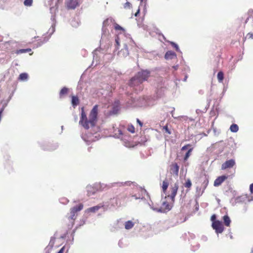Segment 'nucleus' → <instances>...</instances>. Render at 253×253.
<instances>
[{"label": "nucleus", "mask_w": 253, "mask_h": 253, "mask_svg": "<svg viewBox=\"0 0 253 253\" xmlns=\"http://www.w3.org/2000/svg\"><path fill=\"white\" fill-rule=\"evenodd\" d=\"M95 187H96V189L97 190H103L106 187L107 185L103 183H98L95 184Z\"/></svg>", "instance_id": "4be33fe9"}, {"label": "nucleus", "mask_w": 253, "mask_h": 253, "mask_svg": "<svg viewBox=\"0 0 253 253\" xmlns=\"http://www.w3.org/2000/svg\"><path fill=\"white\" fill-rule=\"evenodd\" d=\"M192 185V183L191 182V180L188 179L187 180L186 182H185L184 186L185 187L190 188Z\"/></svg>", "instance_id": "c9c22d12"}, {"label": "nucleus", "mask_w": 253, "mask_h": 253, "mask_svg": "<svg viewBox=\"0 0 253 253\" xmlns=\"http://www.w3.org/2000/svg\"><path fill=\"white\" fill-rule=\"evenodd\" d=\"M59 201L61 203L63 204H66L67 203H68L69 200L66 198H62L60 199Z\"/></svg>", "instance_id": "f704fd0d"}, {"label": "nucleus", "mask_w": 253, "mask_h": 253, "mask_svg": "<svg viewBox=\"0 0 253 253\" xmlns=\"http://www.w3.org/2000/svg\"><path fill=\"white\" fill-rule=\"evenodd\" d=\"M165 58L167 60L172 59L176 58V54L172 51H168L166 53Z\"/></svg>", "instance_id": "f3484780"}, {"label": "nucleus", "mask_w": 253, "mask_h": 253, "mask_svg": "<svg viewBox=\"0 0 253 253\" xmlns=\"http://www.w3.org/2000/svg\"><path fill=\"white\" fill-rule=\"evenodd\" d=\"M169 185V183L168 182L167 180H165L163 181L162 185V190L164 193L166 192Z\"/></svg>", "instance_id": "b1692460"}, {"label": "nucleus", "mask_w": 253, "mask_h": 253, "mask_svg": "<svg viewBox=\"0 0 253 253\" xmlns=\"http://www.w3.org/2000/svg\"><path fill=\"white\" fill-rule=\"evenodd\" d=\"M125 228L126 230L131 229L134 225V223L131 220L126 221L125 223Z\"/></svg>", "instance_id": "a211bd4d"}, {"label": "nucleus", "mask_w": 253, "mask_h": 253, "mask_svg": "<svg viewBox=\"0 0 253 253\" xmlns=\"http://www.w3.org/2000/svg\"><path fill=\"white\" fill-rule=\"evenodd\" d=\"M227 178L225 175H222L217 177L214 181V186H218Z\"/></svg>", "instance_id": "2eb2a0df"}, {"label": "nucleus", "mask_w": 253, "mask_h": 253, "mask_svg": "<svg viewBox=\"0 0 253 253\" xmlns=\"http://www.w3.org/2000/svg\"><path fill=\"white\" fill-rule=\"evenodd\" d=\"M118 134L117 133H115L114 134V136L116 138L121 139H125V137L126 135L123 133L122 131L120 129L118 130Z\"/></svg>", "instance_id": "6ab92c4d"}, {"label": "nucleus", "mask_w": 253, "mask_h": 253, "mask_svg": "<svg viewBox=\"0 0 253 253\" xmlns=\"http://www.w3.org/2000/svg\"><path fill=\"white\" fill-rule=\"evenodd\" d=\"M172 113H173V111H172V112H171L172 116L174 118H175V119H180V118H182V117H183V116H178V117H174V116H173V114H172Z\"/></svg>", "instance_id": "09e8293b"}, {"label": "nucleus", "mask_w": 253, "mask_h": 253, "mask_svg": "<svg viewBox=\"0 0 253 253\" xmlns=\"http://www.w3.org/2000/svg\"><path fill=\"white\" fill-rule=\"evenodd\" d=\"M104 207H105L104 205H103V204H100L99 205H97V206H94V207H91V208H89L87 209L85 211V212H95L97 211H98L101 208H104Z\"/></svg>", "instance_id": "dca6fc26"}, {"label": "nucleus", "mask_w": 253, "mask_h": 253, "mask_svg": "<svg viewBox=\"0 0 253 253\" xmlns=\"http://www.w3.org/2000/svg\"><path fill=\"white\" fill-rule=\"evenodd\" d=\"M247 38L249 39H253V34L251 33H248L247 35Z\"/></svg>", "instance_id": "79ce46f5"}, {"label": "nucleus", "mask_w": 253, "mask_h": 253, "mask_svg": "<svg viewBox=\"0 0 253 253\" xmlns=\"http://www.w3.org/2000/svg\"><path fill=\"white\" fill-rule=\"evenodd\" d=\"M139 11H140V9H139H139L137 10V12H136L135 13V14H134V15H135V17H137V16L138 15V14H139Z\"/></svg>", "instance_id": "de8ad7c7"}, {"label": "nucleus", "mask_w": 253, "mask_h": 253, "mask_svg": "<svg viewBox=\"0 0 253 253\" xmlns=\"http://www.w3.org/2000/svg\"><path fill=\"white\" fill-rule=\"evenodd\" d=\"M240 197H238L236 198H232L230 200V203L232 204V205H234L237 203L239 202Z\"/></svg>", "instance_id": "c756f323"}, {"label": "nucleus", "mask_w": 253, "mask_h": 253, "mask_svg": "<svg viewBox=\"0 0 253 253\" xmlns=\"http://www.w3.org/2000/svg\"><path fill=\"white\" fill-rule=\"evenodd\" d=\"M223 219L224 224L226 226H229L230 223H231V220H230L229 217L227 215H225L223 217Z\"/></svg>", "instance_id": "412c9836"}, {"label": "nucleus", "mask_w": 253, "mask_h": 253, "mask_svg": "<svg viewBox=\"0 0 253 253\" xmlns=\"http://www.w3.org/2000/svg\"><path fill=\"white\" fill-rule=\"evenodd\" d=\"M179 166L176 163H172L170 167V172L171 174L177 176L178 175Z\"/></svg>", "instance_id": "ddd939ff"}, {"label": "nucleus", "mask_w": 253, "mask_h": 253, "mask_svg": "<svg viewBox=\"0 0 253 253\" xmlns=\"http://www.w3.org/2000/svg\"><path fill=\"white\" fill-rule=\"evenodd\" d=\"M190 144H188V145H185V146H183V147H182L181 150H185L187 149H188V148L189 147H190Z\"/></svg>", "instance_id": "a19ab883"}, {"label": "nucleus", "mask_w": 253, "mask_h": 253, "mask_svg": "<svg viewBox=\"0 0 253 253\" xmlns=\"http://www.w3.org/2000/svg\"><path fill=\"white\" fill-rule=\"evenodd\" d=\"M162 207L165 210L169 211L172 208V205L169 204L167 201H163L162 203Z\"/></svg>", "instance_id": "aec40b11"}, {"label": "nucleus", "mask_w": 253, "mask_h": 253, "mask_svg": "<svg viewBox=\"0 0 253 253\" xmlns=\"http://www.w3.org/2000/svg\"><path fill=\"white\" fill-rule=\"evenodd\" d=\"M212 227L215 230L216 233H222L224 229L221 222L218 220L213 221L212 223Z\"/></svg>", "instance_id": "9d476101"}, {"label": "nucleus", "mask_w": 253, "mask_h": 253, "mask_svg": "<svg viewBox=\"0 0 253 253\" xmlns=\"http://www.w3.org/2000/svg\"><path fill=\"white\" fill-rule=\"evenodd\" d=\"M252 253H253V250H252Z\"/></svg>", "instance_id": "6e6d98bb"}, {"label": "nucleus", "mask_w": 253, "mask_h": 253, "mask_svg": "<svg viewBox=\"0 0 253 253\" xmlns=\"http://www.w3.org/2000/svg\"><path fill=\"white\" fill-rule=\"evenodd\" d=\"M149 105V104H148L147 102H146L144 98H143L142 102L141 103H140V104H138V106L139 107H143V106H147Z\"/></svg>", "instance_id": "72a5a7b5"}, {"label": "nucleus", "mask_w": 253, "mask_h": 253, "mask_svg": "<svg viewBox=\"0 0 253 253\" xmlns=\"http://www.w3.org/2000/svg\"><path fill=\"white\" fill-rule=\"evenodd\" d=\"M235 165V161L234 159H230L225 161L222 164L221 169L224 170L228 168H231Z\"/></svg>", "instance_id": "9b49d317"}, {"label": "nucleus", "mask_w": 253, "mask_h": 253, "mask_svg": "<svg viewBox=\"0 0 253 253\" xmlns=\"http://www.w3.org/2000/svg\"><path fill=\"white\" fill-rule=\"evenodd\" d=\"M121 43L123 44L124 48L122 49L118 52V55L121 58H125L128 56L129 54L128 45L133 46L134 44V43L133 44H130L127 42L126 40H123V42H122Z\"/></svg>", "instance_id": "423d86ee"}, {"label": "nucleus", "mask_w": 253, "mask_h": 253, "mask_svg": "<svg viewBox=\"0 0 253 253\" xmlns=\"http://www.w3.org/2000/svg\"><path fill=\"white\" fill-rule=\"evenodd\" d=\"M33 3V0H25L24 4L26 6H31Z\"/></svg>", "instance_id": "7c9ffc66"}, {"label": "nucleus", "mask_w": 253, "mask_h": 253, "mask_svg": "<svg viewBox=\"0 0 253 253\" xmlns=\"http://www.w3.org/2000/svg\"><path fill=\"white\" fill-rule=\"evenodd\" d=\"M192 148H190L187 152V153H186V154L184 156V161L187 160V159L189 157V156L190 155V153L192 152Z\"/></svg>", "instance_id": "2f4dec72"}, {"label": "nucleus", "mask_w": 253, "mask_h": 253, "mask_svg": "<svg viewBox=\"0 0 253 253\" xmlns=\"http://www.w3.org/2000/svg\"><path fill=\"white\" fill-rule=\"evenodd\" d=\"M150 72L147 70L139 72L136 75L131 79L129 85L133 86L141 84L144 81L147 80L150 76Z\"/></svg>", "instance_id": "7ed1b4c3"}, {"label": "nucleus", "mask_w": 253, "mask_h": 253, "mask_svg": "<svg viewBox=\"0 0 253 253\" xmlns=\"http://www.w3.org/2000/svg\"><path fill=\"white\" fill-rule=\"evenodd\" d=\"M127 130L131 133H134L135 131V128L132 125L128 126Z\"/></svg>", "instance_id": "473e14b6"}, {"label": "nucleus", "mask_w": 253, "mask_h": 253, "mask_svg": "<svg viewBox=\"0 0 253 253\" xmlns=\"http://www.w3.org/2000/svg\"><path fill=\"white\" fill-rule=\"evenodd\" d=\"M67 7L68 9H74L79 6L78 0H68L66 2Z\"/></svg>", "instance_id": "f8f14e48"}, {"label": "nucleus", "mask_w": 253, "mask_h": 253, "mask_svg": "<svg viewBox=\"0 0 253 253\" xmlns=\"http://www.w3.org/2000/svg\"><path fill=\"white\" fill-rule=\"evenodd\" d=\"M68 88L66 87H64L63 88L61 89V90L60 91V93H59L60 97L61 98L63 97V95L66 94L68 93Z\"/></svg>", "instance_id": "a878e982"}, {"label": "nucleus", "mask_w": 253, "mask_h": 253, "mask_svg": "<svg viewBox=\"0 0 253 253\" xmlns=\"http://www.w3.org/2000/svg\"><path fill=\"white\" fill-rule=\"evenodd\" d=\"M98 115V105H95L91 110L89 115L88 119H87L84 108H82L81 117L79 124L86 129L91 128L93 132H90L88 134L83 135L82 137L84 141L89 143L95 141L99 139V135L97 132L99 130V128L96 126V123L97 120Z\"/></svg>", "instance_id": "f257e3e1"}, {"label": "nucleus", "mask_w": 253, "mask_h": 253, "mask_svg": "<svg viewBox=\"0 0 253 253\" xmlns=\"http://www.w3.org/2000/svg\"><path fill=\"white\" fill-rule=\"evenodd\" d=\"M163 129L165 130V131L166 132H167L168 134H170L171 133V132L170 131V130L169 129L168 127L167 126H164V127H163Z\"/></svg>", "instance_id": "ea45409f"}, {"label": "nucleus", "mask_w": 253, "mask_h": 253, "mask_svg": "<svg viewBox=\"0 0 253 253\" xmlns=\"http://www.w3.org/2000/svg\"><path fill=\"white\" fill-rule=\"evenodd\" d=\"M124 7L126 9H130L131 8V4L130 2L127 1L125 3Z\"/></svg>", "instance_id": "e433bc0d"}, {"label": "nucleus", "mask_w": 253, "mask_h": 253, "mask_svg": "<svg viewBox=\"0 0 253 253\" xmlns=\"http://www.w3.org/2000/svg\"><path fill=\"white\" fill-rule=\"evenodd\" d=\"M87 195L88 196H91L93 195L97 190L96 187L94 184L93 186L88 185L86 186Z\"/></svg>", "instance_id": "4468645a"}, {"label": "nucleus", "mask_w": 253, "mask_h": 253, "mask_svg": "<svg viewBox=\"0 0 253 253\" xmlns=\"http://www.w3.org/2000/svg\"><path fill=\"white\" fill-rule=\"evenodd\" d=\"M95 52L96 51H95L94 52H93V54H94V56H93V63L94 62V61L96 59V57H95V55L94 54H95Z\"/></svg>", "instance_id": "603ef678"}, {"label": "nucleus", "mask_w": 253, "mask_h": 253, "mask_svg": "<svg viewBox=\"0 0 253 253\" xmlns=\"http://www.w3.org/2000/svg\"><path fill=\"white\" fill-rule=\"evenodd\" d=\"M79 100L77 97L73 96L72 98V104L74 107L77 106V105L79 104Z\"/></svg>", "instance_id": "5701e85b"}, {"label": "nucleus", "mask_w": 253, "mask_h": 253, "mask_svg": "<svg viewBox=\"0 0 253 253\" xmlns=\"http://www.w3.org/2000/svg\"><path fill=\"white\" fill-rule=\"evenodd\" d=\"M51 27L49 28L48 31V33H49V36L48 37H45L43 39V40L42 42H38V45H37V47H39L41 46L43 43L47 42L48 40H49L50 36L53 34V33L55 32V27L56 25V20H55V17L54 15L51 16Z\"/></svg>", "instance_id": "39448f33"}, {"label": "nucleus", "mask_w": 253, "mask_h": 253, "mask_svg": "<svg viewBox=\"0 0 253 253\" xmlns=\"http://www.w3.org/2000/svg\"><path fill=\"white\" fill-rule=\"evenodd\" d=\"M115 29L116 30L122 31V32L115 38V46L116 49H119V47L121 44V42H123V40H126V41L128 43L130 44L134 43V42L132 38L130 37V35L128 34H126L125 29L123 27L117 24H115Z\"/></svg>", "instance_id": "f03ea898"}, {"label": "nucleus", "mask_w": 253, "mask_h": 253, "mask_svg": "<svg viewBox=\"0 0 253 253\" xmlns=\"http://www.w3.org/2000/svg\"><path fill=\"white\" fill-rule=\"evenodd\" d=\"M31 51V48L21 49H19V50H17L16 51L15 53L17 54H22V53H24L28 52H30Z\"/></svg>", "instance_id": "bb28decb"}, {"label": "nucleus", "mask_w": 253, "mask_h": 253, "mask_svg": "<svg viewBox=\"0 0 253 253\" xmlns=\"http://www.w3.org/2000/svg\"><path fill=\"white\" fill-rule=\"evenodd\" d=\"M83 208V204H80L78 206L74 207L70 210V215L69 218L74 220L76 217L77 213L81 211Z\"/></svg>", "instance_id": "1a4fd4ad"}, {"label": "nucleus", "mask_w": 253, "mask_h": 253, "mask_svg": "<svg viewBox=\"0 0 253 253\" xmlns=\"http://www.w3.org/2000/svg\"><path fill=\"white\" fill-rule=\"evenodd\" d=\"M178 189V183H175L173 185L171 186L170 187V194L165 197V198L167 197L170 198L172 202H174L175 197L177 194V190Z\"/></svg>", "instance_id": "0eeeda50"}, {"label": "nucleus", "mask_w": 253, "mask_h": 253, "mask_svg": "<svg viewBox=\"0 0 253 253\" xmlns=\"http://www.w3.org/2000/svg\"><path fill=\"white\" fill-rule=\"evenodd\" d=\"M215 218H216V216L215 214H213L211 217V220L213 222L215 221L214 220H215Z\"/></svg>", "instance_id": "c03bdc74"}, {"label": "nucleus", "mask_w": 253, "mask_h": 253, "mask_svg": "<svg viewBox=\"0 0 253 253\" xmlns=\"http://www.w3.org/2000/svg\"><path fill=\"white\" fill-rule=\"evenodd\" d=\"M230 130L231 132H237L239 130V127L236 124H232L230 127Z\"/></svg>", "instance_id": "393cba45"}, {"label": "nucleus", "mask_w": 253, "mask_h": 253, "mask_svg": "<svg viewBox=\"0 0 253 253\" xmlns=\"http://www.w3.org/2000/svg\"><path fill=\"white\" fill-rule=\"evenodd\" d=\"M172 68L175 70H177L178 68V65H176L175 66H172Z\"/></svg>", "instance_id": "8fccbe9b"}, {"label": "nucleus", "mask_w": 253, "mask_h": 253, "mask_svg": "<svg viewBox=\"0 0 253 253\" xmlns=\"http://www.w3.org/2000/svg\"><path fill=\"white\" fill-rule=\"evenodd\" d=\"M51 27L49 28L48 31V33H49V36L48 37H45L43 39V40L42 42H38V45H37V47H39L41 46L43 43L47 42L48 40H49L50 36L53 34V33L55 32V27L56 25V20H55V17L54 15L51 16Z\"/></svg>", "instance_id": "20e7f679"}, {"label": "nucleus", "mask_w": 253, "mask_h": 253, "mask_svg": "<svg viewBox=\"0 0 253 253\" xmlns=\"http://www.w3.org/2000/svg\"><path fill=\"white\" fill-rule=\"evenodd\" d=\"M28 74L27 73H21L19 75V79L22 81L26 80L28 79Z\"/></svg>", "instance_id": "c85d7f7f"}, {"label": "nucleus", "mask_w": 253, "mask_h": 253, "mask_svg": "<svg viewBox=\"0 0 253 253\" xmlns=\"http://www.w3.org/2000/svg\"><path fill=\"white\" fill-rule=\"evenodd\" d=\"M151 209H152L153 211H158V212H162V210L161 209L154 208L152 207L150 205H149Z\"/></svg>", "instance_id": "58836bf2"}, {"label": "nucleus", "mask_w": 253, "mask_h": 253, "mask_svg": "<svg viewBox=\"0 0 253 253\" xmlns=\"http://www.w3.org/2000/svg\"><path fill=\"white\" fill-rule=\"evenodd\" d=\"M141 191L142 194H145L146 193V191L145 190H141Z\"/></svg>", "instance_id": "864d4df0"}, {"label": "nucleus", "mask_w": 253, "mask_h": 253, "mask_svg": "<svg viewBox=\"0 0 253 253\" xmlns=\"http://www.w3.org/2000/svg\"><path fill=\"white\" fill-rule=\"evenodd\" d=\"M170 43L175 48V49L177 51H178V52L180 51V49L179 48V47L176 43H175L174 42H171Z\"/></svg>", "instance_id": "4c0bfd02"}, {"label": "nucleus", "mask_w": 253, "mask_h": 253, "mask_svg": "<svg viewBox=\"0 0 253 253\" xmlns=\"http://www.w3.org/2000/svg\"><path fill=\"white\" fill-rule=\"evenodd\" d=\"M137 122L141 126H142V123L138 119H137Z\"/></svg>", "instance_id": "a18cd8bd"}, {"label": "nucleus", "mask_w": 253, "mask_h": 253, "mask_svg": "<svg viewBox=\"0 0 253 253\" xmlns=\"http://www.w3.org/2000/svg\"><path fill=\"white\" fill-rule=\"evenodd\" d=\"M224 78V75L223 72H219L217 74V79L219 81V82L221 83L222 82Z\"/></svg>", "instance_id": "cd10ccee"}, {"label": "nucleus", "mask_w": 253, "mask_h": 253, "mask_svg": "<svg viewBox=\"0 0 253 253\" xmlns=\"http://www.w3.org/2000/svg\"><path fill=\"white\" fill-rule=\"evenodd\" d=\"M64 248H62L57 253H63Z\"/></svg>", "instance_id": "49530a36"}, {"label": "nucleus", "mask_w": 253, "mask_h": 253, "mask_svg": "<svg viewBox=\"0 0 253 253\" xmlns=\"http://www.w3.org/2000/svg\"><path fill=\"white\" fill-rule=\"evenodd\" d=\"M114 21V20L112 18H107L104 21L103 23L102 26V34L101 37V40H103V39L106 37L107 35L108 32L107 31V29L106 27L109 25L111 23H112Z\"/></svg>", "instance_id": "6e6552de"}, {"label": "nucleus", "mask_w": 253, "mask_h": 253, "mask_svg": "<svg viewBox=\"0 0 253 253\" xmlns=\"http://www.w3.org/2000/svg\"><path fill=\"white\" fill-rule=\"evenodd\" d=\"M250 190L252 193H253V183L251 184L250 186Z\"/></svg>", "instance_id": "37998d69"}, {"label": "nucleus", "mask_w": 253, "mask_h": 253, "mask_svg": "<svg viewBox=\"0 0 253 253\" xmlns=\"http://www.w3.org/2000/svg\"><path fill=\"white\" fill-rule=\"evenodd\" d=\"M187 79V76H185V78H184V81L185 82Z\"/></svg>", "instance_id": "5fc2aeb1"}, {"label": "nucleus", "mask_w": 253, "mask_h": 253, "mask_svg": "<svg viewBox=\"0 0 253 253\" xmlns=\"http://www.w3.org/2000/svg\"><path fill=\"white\" fill-rule=\"evenodd\" d=\"M133 197H134L135 198V199H143V197H137L135 195H133Z\"/></svg>", "instance_id": "3c124183"}]
</instances>
